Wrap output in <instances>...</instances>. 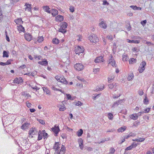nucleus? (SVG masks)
<instances>
[{
    "mask_svg": "<svg viewBox=\"0 0 154 154\" xmlns=\"http://www.w3.org/2000/svg\"><path fill=\"white\" fill-rule=\"evenodd\" d=\"M127 42L129 43H140V41L139 40H130L128 39H127Z\"/></svg>",
    "mask_w": 154,
    "mask_h": 154,
    "instance_id": "393cba45",
    "label": "nucleus"
},
{
    "mask_svg": "<svg viewBox=\"0 0 154 154\" xmlns=\"http://www.w3.org/2000/svg\"><path fill=\"white\" fill-rule=\"evenodd\" d=\"M130 7L133 10H141V8H137L136 6L131 5L130 6Z\"/></svg>",
    "mask_w": 154,
    "mask_h": 154,
    "instance_id": "ea45409f",
    "label": "nucleus"
},
{
    "mask_svg": "<svg viewBox=\"0 0 154 154\" xmlns=\"http://www.w3.org/2000/svg\"><path fill=\"white\" fill-rule=\"evenodd\" d=\"M51 89H52V90H53L56 91H60L62 92V90H60V89H58L57 88H56L55 86H52L51 87Z\"/></svg>",
    "mask_w": 154,
    "mask_h": 154,
    "instance_id": "de8ad7c7",
    "label": "nucleus"
},
{
    "mask_svg": "<svg viewBox=\"0 0 154 154\" xmlns=\"http://www.w3.org/2000/svg\"><path fill=\"white\" fill-rule=\"evenodd\" d=\"M117 86V84L115 83H113L108 85L110 89H112L115 88V91H116L117 89L116 88Z\"/></svg>",
    "mask_w": 154,
    "mask_h": 154,
    "instance_id": "4468645a",
    "label": "nucleus"
},
{
    "mask_svg": "<svg viewBox=\"0 0 154 154\" xmlns=\"http://www.w3.org/2000/svg\"><path fill=\"white\" fill-rule=\"evenodd\" d=\"M108 65L111 64L113 67H116L117 64L116 63L115 60L113 59V57L111 55L110 59H109L108 61Z\"/></svg>",
    "mask_w": 154,
    "mask_h": 154,
    "instance_id": "423d86ee",
    "label": "nucleus"
},
{
    "mask_svg": "<svg viewBox=\"0 0 154 154\" xmlns=\"http://www.w3.org/2000/svg\"><path fill=\"white\" fill-rule=\"evenodd\" d=\"M114 77H115L113 75H110L108 79V82L109 83L112 82L113 80Z\"/></svg>",
    "mask_w": 154,
    "mask_h": 154,
    "instance_id": "2f4dec72",
    "label": "nucleus"
},
{
    "mask_svg": "<svg viewBox=\"0 0 154 154\" xmlns=\"http://www.w3.org/2000/svg\"><path fill=\"white\" fill-rule=\"evenodd\" d=\"M58 106L59 108V110L60 111H64L66 109L64 105L62 103L58 104Z\"/></svg>",
    "mask_w": 154,
    "mask_h": 154,
    "instance_id": "f3484780",
    "label": "nucleus"
},
{
    "mask_svg": "<svg viewBox=\"0 0 154 154\" xmlns=\"http://www.w3.org/2000/svg\"><path fill=\"white\" fill-rule=\"evenodd\" d=\"M115 151V150L113 148H111L110 149V153L111 154L114 153Z\"/></svg>",
    "mask_w": 154,
    "mask_h": 154,
    "instance_id": "5fc2aeb1",
    "label": "nucleus"
},
{
    "mask_svg": "<svg viewBox=\"0 0 154 154\" xmlns=\"http://www.w3.org/2000/svg\"><path fill=\"white\" fill-rule=\"evenodd\" d=\"M35 128H32L30 129L29 132V134H35Z\"/></svg>",
    "mask_w": 154,
    "mask_h": 154,
    "instance_id": "473e14b6",
    "label": "nucleus"
},
{
    "mask_svg": "<svg viewBox=\"0 0 154 154\" xmlns=\"http://www.w3.org/2000/svg\"><path fill=\"white\" fill-rule=\"evenodd\" d=\"M103 57L100 56L97 57L94 60V62L96 63H101L103 62Z\"/></svg>",
    "mask_w": 154,
    "mask_h": 154,
    "instance_id": "1a4fd4ad",
    "label": "nucleus"
},
{
    "mask_svg": "<svg viewBox=\"0 0 154 154\" xmlns=\"http://www.w3.org/2000/svg\"><path fill=\"white\" fill-rule=\"evenodd\" d=\"M83 133V131L82 129H80L77 132V134L78 136L80 137L82 136Z\"/></svg>",
    "mask_w": 154,
    "mask_h": 154,
    "instance_id": "e433bc0d",
    "label": "nucleus"
},
{
    "mask_svg": "<svg viewBox=\"0 0 154 154\" xmlns=\"http://www.w3.org/2000/svg\"><path fill=\"white\" fill-rule=\"evenodd\" d=\"M52 15L53 16H55L58 14V10H51Z\"/></svg>",
    "mask_w": 154,
    "mask_h": 154,
    "instance_id": "72a5a7b5",
    "label": "nucleus"
},
{
    "mask_svg": "<svg viewBox=\"0 0 154 154\" xmlns=\"http://www.w3.org/2000/svg\"><path fill=\"white\" fill-rule=\"evenodd\" d=\"M99 69L98 68L94 69V72L95 73H96L97 72H99Z\"/></svg>",
    "mask_w": 154,
    "mask_h": 154,
    "instance_id": "69168bd1",
    "label": "nucleus"
},
{
    "mask_svg": "<svg viewBox=\"0 0 154 154\" xmlns=\"http://www.w3.org/2000/svg\"><path fill=\"white\" fill-rule=\"evenodd\" d=\"M75 104L76 105L78 106H81L82 105V103L80 101H78L75 102Z\"/></svg>",
    "mask_w": 154,
    "mask_h": 154,
    "instance_id": "a19ab883",
    "label": "nucleus"
},
{
    "mask_svg": "<svg viewBox=\"0 0 154 154\" xmlns=\"http://www.w3.org/2000/svg\"><path fill=\"white\" fill-rule=\"evenodd\" d=\"M42 88L44 91L47 94H50V91L47 87H42Z\"/></svg>",
    "mask_w": 154,
    "mask_h": 154,
    "instance_id": "c85d7f7f",
    "label": "nucleus"
},
{
    "mask_svg": "<svg viewBox=\"0 0 154 154\" xmlns=\"http://www.w3.org/2000/svg\"><path fill=\"white\" fill-rule=\"evenodd\" d=\"M12 61L11 59H9L7 60L6 62V63L7 65H9L11 63V62Z\"/></svg>",
    "mask_w": 154,
    "mask_h": 154,
    "instance_id": "864d4df0",
    "label": "nucleus"
},
{
    "mask_svg": "<svg viewBox=\"0 0 154 154\" xmlns=\"http://www.w3.org/2000/svg\"><path fill=\"white\" fill-rule=\"evenodd\" d=\"M22 95L25 97H31L30 95L29 94H27L25 92H22Z\"/></svg>",
    "mask_w": 154,
    "mask_h": 154,
    "instance_id": "c03bdc74",
    "label": "nucleus"
},
{
    "mask_svg": "<svg viewBox=\"0 0 154 154\" xmlns=\"http://www.w3.org/2000/svg\"><path fill=\"white\" fill-rule=\"evenodd\" d=\"M150 109L149 108H146L144 110L143 113H147L149 112L150 110Z\"/></svg>",
    "mask_w": 154,
    "mask_h": 154,
    "instance_id": "3c124183",
    "label": "nucleus"
},
{
    "mask_svg": "<svg viewBox=\"0 0 154 154\" xmlns=\"http://www.w3.org/2000/svg\"><path fill=\"white\" fill-rule=\"evenodd\" d=\"M15 22L17 24H21L23 23V21H22L21 18H18V19L15 20Z\"/></svg>",
    "mask_w": 154,
    "mask_h": 154,
    "instance_id": "c756f323",
    "label": "nucleus"
},
{
    "mask_svg": "<svg viewBox=\"0 0 154 154\" xmlns=\"http://www.w3.org/2000/svg\"><path fill=\"white\" fill-rule=\"evenodd\" d=\"M143 103L145 104H147L148 103L149 100L148 99H147L146 97V96L145 98L143 100Z\"/></svg>",
    "mask_w": 154,
    "mask_h": 154,
    "instance_id": "a18cd8bd",
    "label": "nucleus"
},
{
    "mask_svg": "<svg viewBox=\"0 0 154 154\" xmlns=\"http://www.w3.org/2000/svg\"><path fill=\"white\" fill-rule=\"evenodd\" d=\"M29 125L30 123H25L21 126V128L22 130H25L28 128Z\"/></svg>",
    "mask_w": 154,
    "mask_h": 154,
    "instance_id": "6ab92c4d",
    "label": "nucleus"
},
{
    "mask_svg": "<svg viewBox=\"0 0 154 154\" xmlns=\"http://www.w3.org/2000/svg\"><path fill=\"white\" fill-rule=\"evenodd\" d=\"M61 76L60 75H57L55 77V78L58 81V80H59V79H60Z\"/></svg>",
    "mask_w": 154,
    "mask_h": 154,
    "instance_id": "774afa93",
    "label": "nucleus"
},
{
    "mask_svg": "<svg viewBox=\"0 0 154 154\" xmlns=\"http://www.w3.org/2000/svg\"><path fill=\"white\" fill-rule=\"evenodd\" d=\"M66 96L67 98L69 100H72L73 99H72V97L71 95L68 94H66Z\"/></svg>",
    "mask_w": 154,
    "mask_h": 154,
    "instance_id": "603ef678",
    "label": "nucleus"
},
{
    "mask_svg": "<svg viewBox=\"0 0 154 154\" xmlns=\"http://www.w3.org/2000/svg\"><path fill=\"white\" fill-rule=\"evenodd\" d=\"M136 60L134 58H132L129 60V62L130 64H133L136 63Z\"/></svg>",
    "mask_w": 154,
    "mask_h": 154,
    "instance_id": "4c0bfd02",
    "label": "nucleus"
},
{
    "mask_svg": "<svg viewBox=\"0 0 154 154\" xmlns=\"http://www.w3.org/2000/svg\"><path fill=\"white\" fill-rule=\"evenodd\" d=\"M9 57V52L5 51H4L3 53V57Z\"/></svg>",
    "mask_w": 154,
    "mask_h": 154,
    "instance_id": "cd10ccee",
    "label": "nucleus"
},
{
    "mask_svg": "<svg viewBox=\"0 0 154 154\" xmlns=\"http://www.w3.org/2000/svg\"><path fill=\"white\" fill-rule=\"evenodd\" d=\"M90 42L92 43H96L98 42L99 39L97 36L95 34H92L90 35L88 37Z\"/></svg>",
    "mask_w": 154,
    "mask_h": 154,
    "instance_id": "f257e3e1",
    "label": "nucleus"
},
{
    "mask_svg": "<svg viewBox=\"0 0 154 154\" xmlns=\"http://www.w3.org/2000/svg\"><path fill=\"white\" fill-rule=\"evenodd\" d=\"M75 69L77 71H80L84 69V66L81 63H77L74 66Z\"/></svg>",
    "mask_w": 154,
    "mask_h": 154,
    "instance_id": "20e7f679",
    "label": "nucleus"
},
{
    "mask_svg": "<svg viewBox=\"0 0 154 154\" xmlns=\"http://www.w3.org/2000/svg\"><path fill=\"white\" fill-rule=\"evenodd\" d=\"M77 36L79 38L78 39V40L79 41H81V40H82V35H78Z\"/></svg>",
    "mask_w": 154,
    "mask_h": 154,
    "instance_id": "0e129e2a",
    "label": "nucleus"
},
{
    "mask_svg": "<svg viewBox=\"0 0 154 154\" xmlns=\"http://www.w3.org/2000/svg\"><path fill=\"white\" fill-rule=\"evenodd\" d=\"M32 36L29 33H25V38L28 41H30L32 39Z\"/></svg>",
    "mask_w": 154,
    "mask_h": 154,
    "instance_id": "ddd939ff",
    "label": "nucleus"
},
{
    "mask_svg": "<svg viewBox=\"0 0 154 154\" xmlns=\"http://www.w3.org/2000/svg\"><path fill=\"white\" fill-rule=\"evenodd\" d=\"M138 94L140 96L143 95V92L142 89H140L138 91Z\"/></svg>",
    "mask_w": 154,
    "mask_h": 154,
    "instance_id": "8fccbe9b",
    "label": "nucleus"
},
{
    "mask_svg": "<svg viewBox=\"0 0 154 154\" xmlns=\"http://www.w3.org/2000/svg\"><path fill=\"white\" fill-rule=\"evenodd\" d=\"M129 59V58L128 57V56L127 55H125V54H123L122 55V60L123 61L125 62L127 61L128 59Z\"/></svg>",
    "mask_w": 154,
    "mask_h": 154,
    "instance_id": "bb28decb",
    "label": "nucleus"
},
{
    "mask_svg": "<svg viewBox=\"0 0 154 154\" xmlns=\"http://www.w3.org/2000/svg\"><path fill=\"white\" fill-rule=\"evenodd\" d=\"M107 38L109 40H112L113 39V37L112 35H109L107 36Z\"/></svg>",
    "mask_w": 154,
    "mask_h": 154,
    "instance_id": "09e8293b",
    "label": "nucleus"
},
{
    "mask_svg": "<svg viewBox=\"0 0 154 154\" xmlns=\"http://www.w3.org/2000/svg\"><path fill=\"white\" fill-rule=\"evenodd\" d=\"M52 42L53 44H57L59 43V40L58 39L55 38L53 39Z\"/></svg>",
    "mask_w": 154,
    "mask_h": 154,
    "instance_id": "c9c22d12",
    "label": "nucleus"
},
{
    "mask_svg": "<svg viewBox=\"0 0 154 154\" xmlns=\"http://www.w3.org/2000/svg\"><path fill=\"white\" fill-rule=\"evenodd\" d=\"M145 138H139L138 139H137L136 140V141L139 142H143Z\"/></svg>",
    "mask_w": 154,
    "mask_h": 154,
    "instance_id": "49530a36",
    "label": "nucleus"
},
{
    "mask_svg": "<svg viewBox=\"0 0 154 154\" xmlns=\"http://www.w3.org/2000/svg\"><path fill=\"white\" fill-rule=\"evenodd\" d=\"M42 61L38 62V63L42 65L46 66L48 64V62L45 59H42Z\"/></svg>",
    "mask_w": 154,
    "mask_h": 154,
    "instance_id": "6e6552de",
    "label": "nucleus"
},
{
    "mask_svg": "<svg viewBox=\"0 0 154 154\" xmlns=\"http://www.w3.org/2000/svg\"><path fill=\"white\" fill-rule=\"evenodd\" d=\"M122 100H121L115 102L112 105V107L114 108L115 107L117 106L119 104H121L122 103Z\"/></svg>",
    "mask_w": 154,
    "mask_h": 154,
    "instance_id": "9b49d317",
    "label": "nucleus"
},
{
    "mask_svg": "<svg viewBox=\"0 0 154 154\" xmlns=\"http://www.w3.org/2000/svg\"><path fill=\"white\" fill-rule=\"evenodd\" d=\"M130 117L131 119H133L134 120H137L138 118V116L136 113L131 115Z\"/></svg>",
    "mask_w": 154,
    "mask_h": 154,
    "instance_id": "4be33fe9",
    "label": "nucleus"
},
{
    "mask_svg": "<svg viewBox=\"0 0 154 154\" xmlns=\"http://www.w3.org/2000/svg\"><path fill=\"white\" fill-rule=\"evenodd\" d=\"M86 149L88 151H91L92 150V148L90 147H87Z\"/></svg>",
    "mask_w": 154,
    "mask_h": 154,
    "instance_id": "338daca9",
    "label": "nucleus"
},
{
    "mask_svg": "<svg viewBox=\"0 0 154 154\" xmlns=\"http://www.w3.org/2000/svg\"><path fill=\"white\" fill-rule=\"evenodd\" d=\"M132 51L134 52H137L138 51V50L136 47H134L132 49Z\"/></svg>",
    "mask_w": 154,
    "mask_h": 154,
    "instance_id": "e2e57ef3",
    "label": "nucleus"
},
{
    "mask_svg": "<svg viewBox=\"0 0 154 154\" xmlns=\"http://www.w3.org/2000/svg\"><path fill=\"white\" fill-rule=\"evenodd\" d=\"M51 130L54 133L55 136H57V134L60 131L59 126L56 125L54 126V127L51 128Z\"/></svg>",
    "mask_w": 154,
    "mask_h": 154,
    "instance_id": "39448f33",
    "label": "nucleus"
},
{
    "mask_svg": "<svg viewBox=\"0 0 154 154\" xmlns=\"http://www.w3.org/2000/svg\"><path fill=\"white\" fill-rule=\"evenodd\" d=\"M104 85L103 84H102V85L100 86V87L97 86V88L96 89V91H97L99 90L102 91L103 90L104 88Z\"/></svg>",
    "mask_w": 154,
    "mask_h": 154,
    "instance_id": "a878e982",
    "label": "nucleus"
},
{
    "mask_svg": "<svg viewBox=\"0 0 154 154\" xmlns=\"http://www.w3.org/2000/svg\"><path fill=\"white\" fill-rule=\"evenodd\" d=\"M108 116L109 119L111 120L112 119L113 115L112 113H109L108 114Z\"/></svg>",
    "mask_w": 154,
    "mask_h": 154,
    "instance_id": "37998d69",
    "label": "nucleus"
},
{
    "mask_svg": "<svg viewBox=\"0 0 154 154\" xmlns=\"http://www.w3.org/2000/svg\"><path fill=\"white\" fill-rule=\"evenodd\" d=\"M60 82L61 83H63L65 84H66L67 83V81L63 76L62 77L61 80L60 81Z\"/></svg>",
    "mask_w": 154,
    "mask_h": 154,
    "instance_id": "f704fd0d",
    "label": "nucleus"
},
{
    "mask_svg": "<svg viewBox=\"0 0 154 154\" xmlns=\"http://www.w3.org/2000/svg\"><path fill=\"white\" fill-rule=\"evenodd\" d=\"M60 144L58 142H55L53 146V149L55 150L56 152L57 153L59 152L58 149L60 147Z\"/></svg>",
    "mask_w": 154,
    "mask_h": 154,
    "instance_id": "9d476101",
    "label": "nucleus"
},
{
    "mask_svg": "<svg viewBox=\"0 0 154 154\" xmlns=\"http://www.w3.org/2000/svg\"><path fill=\"white\" fill-rule=\"evenodd\" d=\"M17 29L19 31L23 32H24L25 31L24 28L20 24L19 26H17Z\"/></svg>",
    "mask_w": 154,
    "mask_h": 154,
    "instance_id": "5701e85b",
    "label": "nucleus"
},
{
    "mask_svg": "<svg viewBox=\"0 0 154 154\" xmlns=\"http://www.w3.org/2000/svg\"><path fill=\"white\" fill-rule=\"evenodd\" d=\"M25 8L26 9V10L27 9L28 10H31L32 8L31 4L27 3H26L25 5Z\"/></svg>",
    "mask_w": 154,
    "mask_h": 154,
    "instance_id": "412c9836",
    "label": "nucleus"
},
{
    "mask_svg": "<svg viewBox=\"0 0 154 154\" xmlns=\"http://www.w3.org/2000/svg\"><path fill=\"white\" fill-rule=\"evenodd\" d=\"M127 127L125 126H123L118 129V131L119 132H122L126 129Z\"/></svg>",
    "mask_w": 154,
    "mask_h": 154,
    "instance_id": "b1692460",
    "label": "nucleus"
},
{
    "mask_svg": "<svg viewBox=\"0 0 154 154\" xmlns=\"http://www.w3.org/2000/svg\"><path fill=\"white\" fill-rule=\"evenodd\" d=\"M146 23V20L142 21L141 22V23L142 25L143 26H144L145 25Z\"/></svg>",
    "mask_w": 154,
    "mask_h": 154,
    "instance_id": "680f3d73",
    "label": "nucleus"
},
{
    "mask_svg": "<svg viewBox=\"0 0 154 154\" xmlns=\"http://www.w3.org/2000/svg\"><path fill=\"white\" fill-rule=\"evenodd\" d=\"M42 8L43 10H49V9H50V8H49V6H43Z\"/></svg>",
    "mask_w": 154,
    "mask_h": 154,
    "instance_id": "6e6d98bb",
    "label": "nucleus"
},
{
    "mask_svg": "<svg viewBox=\"0 0 154 154\" xmlns=\"http://www.w3.org/2000/svg\"><path fill=\"white\" fill-rule=\"evenodd\" d=\"M2 10H0V22H1L3 20V16L1 12Z\"/></svg>",
    "mask_w": 154,
    "mask_h": 154,
    "instance_id": "4d7b16f0",
    "label": "nucleus"
},
{
    "mask_svg": "<svg viewBox=\"0 0 154 154\" xmlns=\"http://www.w3.org/2000/svg\"><path fill=\"white\" fill-rule=\"evenodd\" d=\"M146 65V63L145 61H143L141 62L139 68V72L140 73L142 72L145 70V66Z\"/></svg>",
    "mask_w": 154,
    "mask_h": 154,
    "instance_id": "7ed1b4c3",
    "label": "nucleus"
},
{
    "mask_svg": "<svg viewBox=\"0 0 154 154\" xmlns=\"http://www.w3.org/2000/svg\"><path fill=\"white\" fill-rule=\"evenodd\" d=\"M44 40V38L42 36H39L38 37L37 40L38 42H41Z\"/></svg>",
    "mask_w": 154,
    "mask_h": 154,
    "instance_id": "58836bf2",
    "label": "nucleus"
},
{
    "mask_svg": "<svg viewBox=\"0 0 154 154\" xmlns=\"http://www.w3.org/2000/svg\"><path fill=\"white\" fill-rule=\"evenodd\" d=\"M66 147L63 145H62L59 152H58L59 154H64L66 151Z\"/></svg>",
    "mask_w": 154,
    "mask_h": 154,
    "instance_id": "2eb2a0df",
    "label": "nucleus"
},
{
    "mask_svg": "<svg viewBox=\"0 0 154 154\" xmlns=\"http://www.w3.org/2000/svg\"><path fill=\"white\" fill-rule=\"evenodd\" d=\"M63 20V16L58 15L55 17V20L56 21L60 22L62 21Z\"/></svg>",
    "mask_w": 154,
    "mask_h": 154,
    "instance_id": "f8f14e48",
    "label": "nucleus"
},
{
    "mask_svg": "<svg viewBox=\"0 0 154 154\" xmlns=\"http://www.w3.org/2000/svg\"><path fill=\"white\" fill-rule=\"evenodd\" d=\"M133 147L131 145L127 147L126 149H125V150H130L132 149L133 148Z\"/></svg>",
    "mask_w": 154,
    "mask_h": 154,
    "instance_id": "13d9d810",
    "label": "nucleus"
},
{
    "mask_svg": "<svg viewBox=\"0 0 154 154\" xmlns=\"http://www.w3.org/2000/svg\"><path fill=\"white\" fill-rule=\"evenodd\" d=\"M84 51V48L82 46H78L75 47V52L76 54L79 55L80 54L82 53Z\"/></svg>",
    "mask_w": 154,
    "mask_h": 154,
    "instance_id": "f03ea898",
    "label": "nucleus"
},
{
    "mask_svg": "<svg viewBox=\"0 0 154 154\" xmlns=\"http://www.w3.org/2000/svg\"><path fill=\"white\" fill-rule=\"evenodd\" d=\"M26 106L30 108L31 107L32 104L28 102H26Z\"/></svg>",
    "mask_w": 154,
    "mask_h": 154,
    "instance_id": "052dcab7",
    "label": "nucleus"
},
{
    "mask_svg": "<svg viewBox=\"0 0 154 154\" xmlns=\"http://www.w3.org/2000/svg\"><path fill=\"white\" fill-rule=\"evenodd\" d=\"M37 120L41 124H42V125L45 124V122L44 120L41 119H37Z\"/></svg>",
    "mask_w": 154,
    "mask_h": 154,
    "instance_id": "79ce46f5",
    "label": "nucleus"
},
{
    "mask_svg": "<svg viewBox=\"0 0 154 154\" xmlns=\"http://www.w3.org/2000/svg\"><path fill=\"white\" fill-rule=\"evenodd\" d=\"M14 83H16L18 84L22 83L23 82V80L22 79L16 78L14 79Z\"/></svg>",
    "mask_w": 154,
    "mask_h": 154,
    "instance_id": "a211bd4d",
    "label": "nucleus"
},
{
    "mask_svg": "<svg viewBox=\"0 0 154 154\" xmlns=\"http://www.w3.org/2000/svg\"><path fill=\"white\" fill-rule=\"evenodd\" d=\"M78 142L79 144V147L81 150H82L84 147L82 139V138L79 139L78 140Z\"/></svg>",
    "mask_w": 154,
    "mask_h": 154,
    "instance_id": "dca6fc26",
    "label": "nucleus"
},
{
    "mask_svg": "<svg viewBox=\"0 0 154 154\" xmlns=\"http://www.w3.org/2000/svg\"><path fill=\"white\" fill-rule=\"evenodd\" d=\"M99 26L105 29L107 27V24L106 22L101 19L100 21V23L99 24Z\"/></svg>",
    "mask_w": 154,
    "mask_h": 154,
    "instance_id": "0eeeda50",
    "label": "nucleus"
},
{
    "mask_svg": "<svg viewBox=\"0 0 154 154\" xmlns=\"http://www.w3.org/2000/svg\"><path fill=\"white\" fill-rule=\"evenodd\" d=\"M11 54H12L16 56L17 55V53L16 51L14 50H12L11 51Z\"/></svg>",
    "mask_w": 154,
    "mask_h": 154,
    "instance_id": "bf43d9fd",
    "label": "nucleus"
},
{
    "mask_svg": "<svg viewBox=\"0 0 154 154\" xmlns=\"http://www.w3.org/2000/svg\"><path fill=\"white\" fill-rule=\"evenodd\" d=\"M58 31L61 32L63 33H65L66 32V29L61 27L59 29Z\"/></svg>",
    "mask_w": 154,
    "mask_h": 154,
    "instance_id": "7c9ffc66",
    "label": "nucleus"
},
{
    "mask_svg": "<svg viewBox=\"0 0 154 154\" xmlns=\"http://www.w3.org/2000/svg\"><path fill=\"white\" fill-rule=\"evenodd\" d=\"M60 24V27L63 28L65 29L67 28V23L65 22H63L61 23Z\"/></svg>",
    "mask_w": 154,
    "mask_h": 154,
    "instance_id": "aec40b11",
    "label": "nucleus"
}]
</instances>
